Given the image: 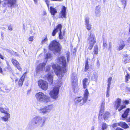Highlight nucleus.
<instances>
[{
	"label": "nucleus",
	"instance_id": "obj_47",
	"mask_svg": "<svg viewBox=\"0 0 130 130\" xmlns=\"http://www.w3.org/2000/svg\"><path fill=\"white\" fill-rule=\"evenodd\" d=\"M118 125V123H114L112 125V127L113 128H115Z\"/></svg>",
	"mask_w": 130,
	"mask_h": 130
},
{
	"label": "nucleus",
	"instance_id": "obj_49",
	"mask_svg": "<svg viewBox=\"0 0 130 130\" xmlns=\"http://www.w3.org/2000/svg\"><path fill=\"white\" fill-rule=\"evenodd\" d=\"M44 1H45V2L46 3L47 6L48 7L49 1L48 0H44Z\"/></svg>",
	"mask_w": 130,
	"mask_h": 130
},
{
	"label": "nucleus",
	"instance_id": "obj_54",
	"mask_svg": "<svg viewBox=\"0 0 130 130\" xmlns=\"http://www.w3.org/2000/svg\"><path fill=\"white\" fill-rule=\"evenodd\" d=\"M0 58L2 59H4L3 57V56L0 54Z\"/></svg>",
	"mask_w": 130,
	"mask_h": 130
},
{
	"label": "nucleus",
	"instance_id": "obj_56",
	"mask_svg": "<svg viewBox=\"0 0 130 130\" xmlns=\"http://www.w3.org/2000/svg\"><path fill=\"white\" fill-rule=\"evenodd\" d=\"M2 73V69L0 68V73Z\"/></svg>",
	"mask_w": 130,
	"mask_h": 130
},
{
	"label": "nucleus",
	"instance_id": "obj_5",
	"mask_svg": "<svg viewBox=\"0 0 130 130\" xmlns=\"http://www.w3.org/2000/svg\"><path fill=\"white\" fill-rule=\"evenodd\" d=\"M49 48L54 51V53H59L61 50V47L59 43L55 41H53L51 43L49 46Z\"/></svg>",
	"mask_w": 130,
	"mask_h": 130
},
{
	"label": "nucleus",
	"instance_id": "obj_9",
	"mask_svg": "<svg viewBox=\"0 0 130 130\" xmlns=\"http://www.w3.org/2000/svg\"><path fill=\"white\" fill-rule=\"evenodd\" d=\"M38 85L40 89L44 90H46L48 89V85L47 82L42 79H40L38 82Z\"/></svg>",
	"mask_w": 130,
	"mask_h": 130
},
{
	"label": "nucleus",
	"instance_id": "obj_8",
	"mask_svg": "<svg viewBox=\"0 0 130 130\" xmlns=\"http://www.w3.org/2000/svg\"><path fill=\"white\" fill-rule=\"evenodd\" d=\"M53 105L52 104L46 106L43 108L39 109L38 111L40 113L45 115L47 113L50 112L53 108Z\"/></svg>",
	"mask_w": 130,
	"mask_h": 130
},
{
	"label": "nucleus",
	"instance_id": "obj_57",
	"mask_svg": "<svg viewBox=\"0 0 130 130\" xmlns=\"http://www.w3.org/2000/svg\"><path fill=\"white\" fill-rule=\"evenodd\" d=\"M94 127L93 126L92 127L91 130H94Z\"/></svg>",
	"mask_w": 130,
	"mask_h": 130
},
{
	"label": "nucleus",
	"instance_id": "obj_43",
	"mask_svg": "<svg viewBox=\"0 0 130 130\" xmlns=\"http://www.w3.org/2000/svg\"><path fill=\"white\" fill-rule=\"evenodd\" d=\"M109 90H110V88H107V94L106 95V96L107 97H108L109 96Z\"/></svg>",
	"mask_w": 130,
	"mask_h": 130
},
{
	"label": "nucleus",
	"instance_id": "obj_44",
	"mask_svg": "<svg viewBox=\"0 0 130 130\" xmlns=\"http://www.w3.org/2000/svg\"><path fill=\"white\" fill-rule=\"evenodd\" d=\"M59 37L60 39H62L63 38V35L61 34V32H59Z\"/></svg>",
	"mask_w": 130,
	"mask_h": 130
},
{
	"label": "nucleus",
	"instance_id": "obj_53",
	"mask_svg": "<svg viewBox=\"0 0 130 130\" xmlns=\"http://www.w3.org/2000/svg\"><path fill=\"white\" fill-rule=\"evenodd\" d=\"M116 130H124L120 127H117Z\"/></svg>",
	"mask_w": 130,
	"mask_h": 130
},
{
	"label": "nucleus",
	"instance_id": "obj_46",
	"mask_svg": "<svg viewBox=\"0 0 130 130\" xmlns=\"http://www.w3.org/2000/svg\"><path fill=\"white\" fill-rule=\"evenodd\" d=\"M123 103L125 104H128L129 103V102L127 100H126L123 102Z\"/></svg>",
	"mask_w": 130,
	"mask_h": 130
},
{
	"label": "nucleus",
	"instance_id": "obj_59",
	"mask_svg": "<svg viewBox=\"0 0 130 130\" xmlns=\"http://www.w3.org/2000/svg\"><path fill=\"white\" fill-rule=\"evenodd\" d=\"M17 79H15V82H16L17 81Z\"/></svg>",
	"mask_w": 130,
	"mask_h": 130
},
{
	"label": "nucleus",
	"instance_id": "obj_19",
	"mask_svg": "<svg viewBox=\"0 0 130 130\" xmlns=\"http://www.w3.org/2000/svg\"><path fill=\"white\" fill-rule=\"evenodd\" d=\"M90 77L91 78V79L93 80H96L98 78L97 73L94 71L92 72Z\"/></svg>",
	"mask_w": 130,
	"mask_h": 130
},
{
	"label": "nucleus",
	"instance_id": "obj_1",
	"mask_svg": "<svg viewBox=\"0 0 130 130\" xmlns=\"http://www.w3.org/2000/svg\"><path fill=\"white\" fill-rule=\"evenodd\" d=\"M56 61L58 64H54L52 67L57 75L61 78L66 70L67 63L66 58L63 56L60 57L58 58Z\"/></svg>",
	"mask_w": 130,
	"mask_h": 130
},
{
	"label": "nucleus",
	"instance_id": "obj_6",
	"mask_svg": "<svg viewBox=\"0 0 130 130\" xmlns=\"http://www.w3.org/2000/svg\"><path fill=\"white\" fill-rule=\"evenodd\" d=\"M59 87L58 86H54L51 90L49 93L51 98L55 100L58 97Z\"/></svg>",
	"mask_w": 130,
	"mask_h": 130
},
{
	"label": "nucleus",
	"instance_id": "obj_34",
	"mask_svg": "<svg viewBox=\"0 0 130 130\" xmlns=\"http://www.w3.org/2000/svg\"><path fill=\"white\" fill-rule=\"evenodd\" d=\"M86 27L87 29L88 30H90L91 29V25L90 24H85Z\"/></svg>",
	"mask_w": 130,
	"mask_h": 130
},
{
	"label": "nucleus",
	"instance_id": "obj_45",
	"mask_svg": "<svg viewBox=\"0 0 130 130\" xmlns=\"http://www.w3.org/2000/svg\"><path fill=\"white\" fill-rule=\"evenodd\" d=\"M121 2L122 4L124 5H125L126 4V0H121Z\"/></svg>",
	"mask_w": 130,
	"mask_h": 130
},
{
	"label": "nucleus",
	"instance_id": "obj_7",
	"mask_svg": "<svg viewBox=\"0 0 130 130\" xmlns=\"http://www.w3.org/2000/svg\"><path fill=\"white\" fill-rule=\"evenodd\" d=\"M0 111L2 113L5 114L4 116L1 118V120L4 121H8L10 117V115L8 113L9 112V108H4L0 107Z\"/></svg>",
	"mask_w": 130,
	"mask_h": 130
},
{
	"label": "nucleus",
	"instance_id": "obj_4",
	"mask_svg": "<svg viewBox=\"0 0 130 130\" xmlns=\"http://www.w3.org/2000/svg\"><path fill=\"white\" fill-rule=\"evenodd\" d=\"M44 57L45 59L44 62L40 64L37 66L36 68V72L38 73H40L43 71L44 68V66L47 61V59L50 58L51 57V54L50 53H47L44 55Z\"/></svg>",
	"mask_w": 130,
	"mask_h": 130
},
{
	"label": "nucleus",
	"instance_id": "obj_37",
	"mask_svg": "<svg viewBox=\"0 0 130 130\" xmlns=\"http://www.w3.org/2000/svg\"><path fill=\"white\" fill-rule=\"evenodd\" d=\"M15 66L20 71H21L22 70V69L21 67L20 66L19 63L16 65Z\"/></svg>",
	"mask_w": 130,
	"mask_h": 130
},
{
	"label": "nucleus",
	"instance_id": "obj_48",
	"mask_svg": "<svg viewBox=\"0 0 130 130\" xmlns=\"http://www.w3.org/2000/svg\"><path fill=\"white\" fill-rule=\"evenodd\" d=\"M109 47L108 48V50H111L112 48V45L111 43H109Z\"/></svg>",
	"mask_w": 130,
	"mask_h": 130
},
{
	"label": "nucleus",
	"instance_id": "obj_51",
	"mask_svg": "<svg viewBox=\"0 0 130 130\" xmlns=\"http://www.w3.org/2000/svg\"><path fill=\"white\" fill-rule=\"evenodd\" d=\"M8 28L9 30H11L12 29V27L10 26H8Z\"/></svg>",
	"mask_w": 130,
	"mask_h": 130
},
{
	"label": "nucleus",
	"instance_id": "obj_13",
	"mask_svg": "<svg viewBox=\"0 0 130 130\" xmlns=\"http://www.w3.org/2000/svg\"><path fill=\"white\" fill-rule=\"evenodd\" d=\"M66 7L64 6H62L61 10L59 13V18H66Z\"/></svg>",
	"mask_w": 130,
	"mask_h": 130
},
{
	"label": "nucleus",
	"instance_id": "obj_60",
	"mask_svg": "<svg viewBox=\"0 0 130 130\" xmlns=\"http://www.w3.org/2000/svg\"><path fill=\"white\" fill-rule=\"evenodd\" d=\"M128 39L129 41H130V37L128 38Z\"/></svg>",
	"mask_w": 130,
	"mask_h": 130
},
{
	"label": "nucleus",
	"instance_id": "obj_11",
	"mask_svg": "<svg viewBox=\"0 0 130 130\" xmlns=\"http://www.w3.org/2000/svg\"><path fill=\"white\" fill-rule=\"evenodd\" d=\"M72 88L75 90L77 89L78 86L77 85V78L76 75H73L72 77Z\"/></svg>",
	"mask_w": 130,
	"mask_h": 130
},
{
	"label": "nucleus",
	"instance_id": "obj_63",
	"mask_svg": "<svg viewBox=\"0 0 130 130\" xmlns=\"http://www.w3.org/2000/svg\"><path fill=\"white\" fill-rule=\"evenodd\" d=\"M67 59L68 60V57H67Z\"/></svg>",
	"mask_w": 130,
	"mask_h": 130
},
{
	"label": "nucleus",
	"instance_id": "obj_24",
	"mask_svg": "<svg viewBox=\"0 0 130 130\" xmlns=\"http://www.w3.org/2000/svg\"><path fill=\"white\" fill-rule=\"evenodd\" d=\"M83 98L82 97H77L74 100V101L76 103H80L81 106L83 105H81V103L83 102Z\"/></svg>",
	"mask_w": 130,
	"mask_h": 130
},
{
	"label": "nucleus",
	"instance_id": "obj_3",
	"mask_svg": "<svg viewBox=\"0 0 130 130\" xmlns=\"http://www.w3.org/2000/svg\"><path fill=\"white\" fill-rule=\"evenodd\" d=\"M35 97L37 100L39 101H42L45 103L50 102V98L41 92L37 93L35 95Z\"/></svg>",
	"mask_w": 130,
	"mask_h": 130
},
{
	"label": "nucleus",
	"instance_id": "obj_15",
	"mask_svg": "<svg viewBox=\"0 0 130 130\" xmlns=\"http://www.w3.org/2000/svg\"><path fill=\"white\" fill-rule=\"evenodd\" d=\"M88 40L89 43L94 44L96 42L95 38L94 36L92 34H90L88 38Z\"/></svg>",
	"mask_w": 130,
	"mask_h": 130
},
{
	"label": "nucleus",
	"instance_id": "obj_35",
	"mask_svg": "<svg viewBox=\"0 0 130 130\" xmlns=\"http://www.w3.org/2000/svg\"><path fill=\"white\" fill-rule=\"evenodd\" d=\"M48 39L47 38V36H46L44 38H42V40L41 41V43L42 44H43L46 42L47 41Z\"/></svg>",
	"mask_w": 130,
	"mask_h": 130
},
{
	"label": "nucleus",
	"instance_id": "obj_40",
	"mask_svg": "<svg viewBox=\"0 0 130 130\" xmlns=\"http://www.w3.org/2000/svg\"><path fill=\"white\" fill-rule=\"evenodd\" d=\"M85 24H89V19L87 17L85 18Z\"/></svg>",
	"mask_w": 130,
	"mask_h": 130
},
{
	"label": "nucleus",
	"instance_id": "obj_33",
	"mask_svg": "<svg viewBox=\"0 0 130 130\" xmlns=\"http://www.w3.org/2000/svg\"><path fill=\"white\" fill-rule=\"evenodd\" d=\"M107 127V125L105 123H103L102 125V129L103 130H104L106 129Z\"/></svg>",
	"mask_w": 130,
	"mask_h": 130
},
{
	"label": "nucleus",
	"instance_id": "obj_42",
	"mask_svg": "<svg viewBox=\"0 0 130 130\" xmlns=\"http://www.w3.org/2000/svg\"><path fill=\"white\" fill-rule=\"evenodd\" d=\"M50 69V67L49 65L47 66L45 68V70L46 71H48Z\"/></svg>",
	"mask_w": 130,
	"mask_h": 130
},
{
	"label": "nucleus",
	"instance_id": "obj_12",
	"mask_svg": "<svg viewBox=\"0 0 130 130\" xmlns=\"http://www.w3.org/2000/svg\"><path fill=\"white\" fill-rule=\"evenodd\" d=\"M89 94L88 90L87 89H86L84 91L83 100V102L81 103V105H83L86 102L88 99Z\"/></svg>",
	"mask_w": 130,
	"mask_h": 130
},
{
	"label": "nucleus",
	"instance_id": "obj_25",
	"mask_svg": "<svg viewBox=\"0 0 130 130\" xmlns=\"http://www.w3.org/2000/svg\"><path fill=\"white\" fill-rule=\"evenodd\" d=\"M25 77V75H23L19 80L18 85L19 86H22Z\"/></svg>",
	"mask_w": 130,
	"mask_h": 130
},
{
	"label": "nucleus",
	"instance_id": "obj_10",
	"mask_svg": "<svg viewBox=\"0 0 130 130\" xmlns=\"http://www.w3.org/2000/svg\"><path fill=\"white\" fill-rule=\"evenodd\" d=\"M121 99L118 98L115 102V107L116 108V109L119 107L118 109L119 111H120L123 109L125 108L126 107V106L124 104L121 106Z\"/></svg>",
	"mask_w": 130,
	"mask_h": 130
},
{
	"label": "nucleus",
	"instance_id": "obj_62",
	"mask_svg": "<svg viewBox=\"0 0 130 130\" xmlns=\"http://www.w3.org/2000/svg\"><path fill=\"white\" fill-rule=\"evenodd\" d=\"M1 3V1L0 0V4Z\"/></svg>",
	"mask_w": 130,
	"mask_h": 130
},
{
	"label": "nucleus",
	"instance_id": "obj_36",
	"mask_svg": "<svg viewBox=\"0 0 130 130\" xmlns=\"http://www.w3.org/2000/svg\"><path fill=\"white\" fill-rule=\"evenodd\" d=\"M89 69V66L88 64V61H87L86 64L85 65V71H87Z\"/></svg>",
	"mask_w": 130,
	"mask_h": 130
},
{
	"label": "nucleus",
	"instance_id": "obj_27",
	"mask_svg": "<svg viewBox=\"0 0 130 130\" xmlns=\"http://www.w3.org/2000/svg\"><path fill=\"white\" fill-rule=\"evenodd\" d=\"M125 46V44L123 42H122L121 43L119 44L117 50L118 51H120L122 50L124 47Z\"/></svg>",
	"mask_w": 130,
	"mask_h": 130
},
{
	"label": "nucleus",
	"instance_id": "obj_32",
	"mask_svg": "<svg viewBox=\"0 0 130 130\" xmlns=\"http://www.w3.org/2000/svg\"><path fill=\"white\" fill-rule=\"evenodd\" d=\"M125 81L128 82L130 81V75L128 73H127L126 75L125 76Z\"/></svg>",
	"mask_w": 130,
	"mask_h": 130
},
{
	"label": "nucleus",
	"instance_id": "obj_55",
	"mask_svg": "<svg viewBox=\"0 0 130 130\" xmlns=\"http://www.w3.org/2000/svg\"><path fill=\"white\" fill-rule=\"evenodd\" d=\"M35 4H37V0H33Z\"/></svg>",
	"mask_w": 130,
	"mask_h": 130
},
{
	"label": "nucleus",
	"instance_id": "obj_38",
	"mask_svg": "<svg viewBox=\"0 0 130 130\" xmlns=\"http://www.w3.org/2000/svg\"><path fill=\"white\" fill-rule=\"evenodd\" d=\"M103 46L104 48H106L107 46V43L106 41H103Z\"/></svg>",
	"mask_w": 130,
	"mask_h": 130
},
{
	"label": "nucleus",
	"instance_id": "obj_20",
	"mask_svg": "<svg viewBox=\"0 0 130 130\" xmlns=\"http://www.w3.org/2000/svg\"><path fill=\"white\" fill-rule=\"evenodd\" d=\"M101 7L99 6H97L96 7L95 13L97 16H99L101 15Z\"/></svg>",
	"mask_w": 130,
	"mask_h": 130
},
{
	"label": "nucleus",
	"instance_id": "obj_22",
	"mask_svg": "<svg viewBox=\"0 0 130 130\" xmlns=\"http://www.w3.org/2000/svg\"><path fill=\"white\" fill-rule=\"evenodd\" d=\"M118 125L124 128H129V126L125 123L121 122L118 123Z\"/></svg>",
	"mask_w": 130,
	"mask_h": 130
},
{
	"label": "nucleus",
	"instance_id": "obj_23",
	"mask_svg": "<svg viewBox=\"0 0 130 130\" xmlns=\"http://www.w3.org/2000/svg\"><path fill=\"white\" fill-rule=\"evenodd\" d=\"M50 11L52 15L54 17L56 13L57 12V10L52 7H50Z\"/></svg>",
	"mask_w": 130,
	"mask_h": 130
},
{
	"label": "nucleus",
	"instance_id": "obj_18",
	"mask_svg": "<svg viewBox=\"0 0 130 130\" xmlns=\"http://www.w3.org/2000/svg\"><path fill=\"white\" fill-rule=\"evenodd\" d=\"M45 80L48 81L50 83L52 84L53 82V78L52 75L49 74L46 75L44 77Z\"/></svg>",
	"mask_w": 130,
	"mask_h": 130
},
{
	"label": "nucleus",
	"instance_id": "obj_39",
	"mask_svg": "<svg viewBox=\"0 0 130 130\" xmlns=\"http://www.w3.org/2000/svg\"><path fill=\"white\" fill-rule=\"evenodd\" d=\"M94 44H93L89 43V46L88 49L90 50H91L92 49Z\"/></svg>",
	"mask_w": 130,
	"mask_h": 130
},
{
	"label": "nucleus",
	"instance_id": "obj_52",
	"mask_svg": "<svg viewBox=\"0 0 130 130\" xmlns=\"http://www.w3.org/2000/svg\"><path fill=\"white\" fill-rule=\"evenodd\" d=\"M126 91H129L130 92V88L126 87Z\"/></svg>",
	"mask_w": 130,
	"mask_h": 130
},
{
	"label": "nucleus",
	"instance_id": "obj_16",
	"mask_svg": "<svg viewBox=\"0 0 130 130\" xmlns=\"http://www.w3.org/2000/svg\"><path fill=\"white\" fill-rule=\"evenodd\" d=\"M62 28V26L61 24H59L57 25L56 28L54 29L52 33V35L54 36L56 34L57 32H61V30Z\"/></svg>",
	"mask_w": 130,
	"mask_h": 130
},
{
	"label": "nucleus",
	"instance_id": "obj_14",
	"mask_svg": "<svg viewBox=\"0 0 130 130\" xmlns=\"http://www.w3.org/2000/svg\"><path fill=\"white\" fill-rule=\"evenodd\" d=\"M5 3L8 7H11L15 4L16 0H4Z\"/></svg>",
	"mask_w": 130,
	"mask_h": 130
},
{
	"label": "nucleus",
	"instance_id": "obj_41",
	"mask_svg": "<svg viewBox=\"0 0 130 130\" xmlns=\"http://www.w3.org/2000/svg\"><path fill=\"white\" fill-rule=\"evenodd\" d=\"M34 37L33 36H30L28 38V40L30 41H32L34 40Z\"/></svg>",
	"mask_w": 130,
	"mask_h": 130
},
{
	"label": "nucleus",
	"instance_id": "obj_31",
	"mask_svg": "<svg viewBox=\"0 0 130 130\" xmlns=\"http://www.w3.org/2000/svg\"><path fill=\"white\" fill-rule=\"evenodd\" d=\"M12 63L15 66L16 65L19 64V63L15 59L13 58L12 60Z\"/></svg>",
	"mask_w": 130,
	"mask_h": 130
},
{
	"label": "nucleus",
	"instance_id": "obj_58",
	"mask_svg": "<svg viewBox=\"0 0 130 130\" xmlns=\"http://www.w3.org/2000/svg\"><path fill=\"white\" fill-rule=\"evenodd\" d=\"M128 70L129 71H130V68L129 67L128 68Z\"/></svg>",
	"mask_w": 130,
	"mask_h": 130
},
{
	"label": "nucleus",
	"instance_id": "obj_30",
	"mask_svg": "<svg viewBox=\"0 0 130 130\" xmlns=\"http://www.w3.org/2000/svg\"><path fill=\"white\" fill-rule=\"evenodd\" d=\"M112 78L111 77H109L108 79V88H110V85L111 84V82L112 79Z\"/></svg>",
	"mask_w": 130,
	"mask_h": 130
},
{
	"label": "nucleus",
	"instance_id": "obj_28",
	"mask_svg": "<svg viewBox=\"0 0 130 130\" xmlns=\"http://www.w3.org/2000/svg\"><path fill=\"white\" fill-rule=\"evenodd\" d=\"M110 114L108 112H106L103 116L104 119H107L110 116Z\"/></svg>",
	"mask_w": 130,
	"mask_h": 130
},
{
	"label": "nucleus",
	"instance_id": "obj_50",
	"mask_svg": "<svg viewBox=\"0 0 130 130\" xmlns=\"http://www.w3.org/2000/svg\"><path fill=\"white\" fill-rule=\"evenodd\" d=\"M126 122H129L128 124L129 125H130V117H129L128 119H127Z\"/></svg>",
	"mask_w": 130,
	"mask_h": 130
},
{
	"label": "nucleus",
	"instance_id": "obj_29",
	"mask_svg": "<svg viewBox=\"0 0 130 130\" xmlns=\"http://www.w3.org/2000/svg\"><path fill=\"white\" fill-rule=\"evenodd\" d=\"M98 46L95 45L94 46V49L93 52L95 54H97L98 53Z\"/></svg>",
	"mask_w": 130,
	"mask_h": 130
},
{
	"label": "nucleus",
	"instance_id": "obj_26",
	"mask_svg": "<svg viewBox=\"0 0 130 130\" xmlns=\"http://www.w3.org/2000/svg\"><path fill=\"white\" fill-rule=\"evenodd\" d=\"M88 79L86 78L83 79V87L84 88H87V83Z\"/></svg>",
	"mask_w": 130,
	"mask_h": 130
},
{
	"label": "nucleus",
	"instance_id": "obj_17",
	"mask_svg": "<svg viewBox=\"0 0 130 130\" xmlns=\"http://www.w3.org/2000/svg\"><path fill=\"white\" fill-rule=\"evenodd\" d=\"M105 104V103L104 101H103L102 102V104H101V107L100 110V114L99 116V119H101L102 118V116L104 110Z\"/></svg>",
	"mask_w": 130,
	"mask_h": 130
},
{
	"label": "nucleus",
	"instance_id": "obj_2",
	"mask_svg": "<svg viewBox=\"0 0 130 130\" xmlns=\"http://www.w3.org/2000/svg\"><path fill=\"white\" fill-rule=\"evenodd\" d=\"M46 120L44 117L38 115L33 117L31 122L33 125L42 127L44 125Z\"/></svg>",
	"mask_w": 130,
	"mask_h": 130
},
{
	"label": "nucleus",
	"instance_id": "obj_61",
	"mask_svg": "<svg viewBox=\"0 0 130 130\" xmlns=\"http://www.w3.org/2000/svg\"><path fill=\"white\" fill-rule=\"evenodd\" d=\"M129 32H130V26H129Z\"/></svg>",
	"mask_w": 130,
	"mask_h": 130
},
{
	"label": "nucleus",
	"instance_id": "obj_21",
	"mask_svg": "<svg viewBox=\"0 0 130 130\" xmlns=\"http://www.w3.org/2000/svg\"><path fill=\"white\" fill-rule=\"evenodd\" d=\"M129 110L130 109L129 108H127L126 110L125 111L124 113L122 115V117L123 119H122L121 120H124V119L126 118L128 115V113L129 112Z\"/></svg>",
	"mask_w": 130,
	"mask_h": 130
}]
</instances>
